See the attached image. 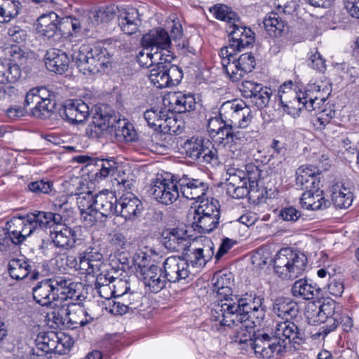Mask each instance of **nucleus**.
Instances as JSON below:
<instances>
[{
  "instance_id": "nucleus-58",
  "label": "nucleus",
  "mask_w": 359,
  "mask_h": 359,
  "mask_svg": "<svg viewBox=\"0 0 359 359\" xmlns=\"http://www.w3.org/2000/svg\"><path fill=\"white\" fill-rule=\"evenodd\" d=\"M194 213L220 216V205L217 200L212 198L200 204L194 210Z\"/></svg>"
},
{
  "instance_id": "nucleus-11",
  "label": "nucleus",
  "mask_w": 359,
  "mask_h": 359,
  "mask_svg": "<svg viewBox=\"0 0 359 359\" xmlns=\"http://www.w3.org/2000/svg\"><path fill=\"white\" fill-rule=\"evenodd\" d=\"M251 348L257 356L271 358L285 352L287 343L284 340H280L275 334L270 336L267 333L258 331L251 342Z\"/></svg>"
},
{
  "instance_id": "nucleus-40",
  "label": "nucleus",
  "mask_w": 359,
  "mask_h": 359,
  "mask_svg": "<svg viewBox=\"0 0 359 359\" xmlns=\"http://www.w3.org/2000/svg\"><path fill=\"white\" fill-rule=\"evenodd\" d=\"M300 204L303 208L317 210L327 208L330 202L325 198L319 190L316 192L314 189H309L302 194Z\"/></svg>"
},
{
  "instance_id": "nucleus-41",
  "label": "nucleus",
  "mask_w": 359,
  "mask_h": 359,
  "mask_svg": "<svg viewBox=\"0 0 359 359\" xmlns=\"http://www.w3.org/2000/svg\"><path fill=\"white\" fill-rule=\"evenodd\" d=\"M331 200L333 205L338 208H348L353 202V194L350 189L341 182H337L332 186Z\"/></svg>"
},
{
  "instance_id": "nucleus-12",
  "label": "nucleus",
  "mask_w": 359,
  "mask_h": 359,
  "mask_svg": "<svg viewBox=\"0 0 359 359\" xmlns=\"http://www.w3.org/2000/svg\"><path fill=\"white\" fill-rule=\"evenodd\" d=\"M102 313V308L97 303L91 304L86 309L80 304L73 302L67 320V324L73 328L84 327L97 320Z\"/></svg>"
},
{
  "instance_id": "nucleus-47",
  "label": "nucleus",
  "mask_w": 359,
  "mask_h": 359,
  "mask_svg": "<svg viewBox=\"0 0 359 359\" xmlns=\"http://www.w3.org/2000/svg\"><path fill=\"white\" fill-rule=\"evenodd\" d=\"M21 76L19 65L0 60V83H15Z\"/></svg>"
},
{
  "instance_id": "nucleus-36",
  "label": "nucleus",
  "mask_w": 359,
  "mask_h": 359,
  "mask_svg": "<svg viewBox=\"0 0 359 359\" xmlns=\"http://www.w3.org/2000/svg\"><path fill=\"white\" fill-rule=\"evenodd\" d=\"M118 21L121 29L128 35L136 33L142 25L140 15L134 8H129L122 12L118 16Z\"/></svg>"
},
{
  "instance_id": "nucleus-43",
  "label": "nucleus",
  "mask_w": 359,
  "mask_h": 359,
  "mask_svg": "<svg viewBox=\"0 0 359 359\" xmlns=\"http://www.w3.org/2000/svg\"><path fill=\"white\" fill-rule=\"evenodd\" d=\"M219 218L220 216L194 213L193 224L200 233H210L217 227Z\"/></svg>"
},
{
  "instance_id": "nucleus-22",
  "label": "nucleus",
  "mask_w": 359,
  "mask_h": 359,
  "mask_svg": "<svg viewBox=\"0 0 359 359\" xmlns=\"http://www.w3.org/2000/svg\"><path fill=\"white\" fill-rule=\"evenodd\" d=\"M144 119L150 128H159L166 133H175L176 129L171 123H176V120L168 116L165 110L161 108H151L144 113Z\"/></svg>"
},
{
  "instance_id": "nucleus-38",
  "label": "nucleus",
  "mask_w": 359,
  "mask_h": 359,
  "mask_svg": "<svg viewBox=\"0 0 359 359\" xmlns=\"http://www.w3.org/2000/svg\"><path fill=\"white\" fill-rule=\"evenodd\" d=\"M59 24L58 15L52 11L39 17L36 24V30L41 35L47 38H51L59 30Z\"/></svg>"
},
{
  "instance_id": "nucleus-32",
  "label": "nucleus",
  "mask_w": 359,
  "mask_h": 359,
  "mask_svg": "<svg viewBox=\"0 0 359 359\" xmlns=\"http://www.w3.org/2000/svg\"><path fill=\"white\" fill-rule=\"evenodd\" d=\"M69 63V58L65 51L56 48L47 50L45 65L48 70L62 74L67 69Z\"/></svg>"
},
{
  "instance_id": "nucleus-26",
  "label": "nucleus",
  "mask_w": 359,
  "mask_h": 359,
  "mask_svg": "<svg viewBox=\"0 0 359 359\" xmlns=\"http://www.w3.org/2000/svg\"><path fill=\"white\" fill-rule=\"evenodd\" d=\"M60 224L55 226L54 231L50 233V236L54 245L59 248L69 250L73 248L79 240L78 231L74 229L64 226L59 229Z\"/></svg>"
},
{
  "instance_id": "nucleus-4",
  "label": "nucleus",
  "mask_w": 359,
  "mask_h": 359,
  "mask_svg": "<svg viewBox=\"0 0 359 359\" xmlns=\"http://www.w3.org/2000/svg\"><path fill=\"white\" fill-rule=\"evenodd\" d=\"M109 55L105 48L94 46L89 49L86 46H74L71 54L72 62L86 75H93L101 72L109 62Z\"/></svg>"
},
{
  "instance_id": "nucleus-5",
  "label": "nucleus",
  "mask_w": 359,
  "mask_h": 359,
  "mask_svg": "<svg viewBox=\"0 0 359 359\" xmlns=\"http://www.w3.org/2000/svg\"><path fill=\"white\" fill-rule=\"evenodd\" d=\"M273 262L274 271L279 277L283 279H294L305 271L307 258L302 252L285 248L277 252Z\"/></svg>"
},
{
  "instance_id": "nucleus-52",
  "label": "nucleus",
  "mask_w": 359,
  "mask_h": 359,
  "mask_svg": "<svg viewBox=\"0 0 359 359\" xmlns=\"http://www.w3.org/2000/svg\"><path fill=\"white\" fill-rule=\"evenodd\" d=\"M245 170L249 185L248 186V195H250L258 191V181L262 178V171L253 163L245 165Z\"/></svg>"
},
{
  "instance_id": "nucleus-33",
  "label": "nucleus",
  "mask_w": 359,
  "mask_h": 359,
  "mask_svg": "<svg viewBox=\"0 0 359 359\" xmlns=\"http://www.w3.org/2000/svg\"><path fill=\"white\" fill-rule=\"evenodd\" d=\"M231 325L233 326L232 340L236 343L249 344L251 346V342L253 341V338L257 333L254 328L256 325L248 320H236L235 323H231L228 326L231 327Z\"/></svg>"
},
{
  "instance_id": "nucleus-1",
  "label": "nucleus",
  "mask_w": 359,
  "mask_h": 359,
  "mask_svg": "<svg viewBox=\"0 0 359 359\" xmlns=\"http://www.w3.org/2000/svg\"><path fill=\"white\" fill-rule=\"evenodd\" d=\"M264 298L255 292L229 297L223 304H215L212 317L222 325H230L236 320L251 321L259 325L266 316Z\"/></svg>"
},
{
  "instance_id": "nucleus-9",
  "label": "nucleus",
  "mask_w": 359,
  "mask_h": 359,
  "mask_svg": "<svg viewBox=\"0 0 359 359\" xmlns=\"http://www.w3.org/2000/svg\"><path fill=\"white\" fill-rule=\"evenodd\" d=\"M219 115L224 121L232 126H241L245 128L250 123L252 118L250 108L242 100L225 102L219 108Z\"/></svg>"
},
{
  "instance_id": "nucleus-46",
  "label": "nucleus",
  "mask_w": 359,
  "mask_h": 359,
  "mask_svg": "<svg viewBox=\"0 0 359 359\" xmlns=\"http://www.w3.org/2000/svg\"><path fill=\"white\" fill-rule=\"evenodd\" d=\"M91 161L94 165L97 168L95 174V178L97 180H102L109 175H113L118 169L117 163L113 159L97 158Z\"/></svg>"
},
{
  "instance_id": "nucleus-42",
  "label": "nucleus",
  "mask_w": 359,
  "mask_h": 359,
  "mask_svg": "<svg viewBox=\"0 0 359 359\" xmlns=\"http://www.w3.org/2000/svg\"><path fill=\"white\" fill-rule=\"evenodd\" d=\"M292 294L296 297H302L310 300L318 297L320 288L306 279H299L294 282L291 290Z\"/></svg>"
},
{
  "instance_id": "nucleus-17",
  "label": "nucleus",
  "mask_w": 359,
  "mask_h": 359,
  "mask_svg": "<svg viewBox=\"0 0 359 359\" xmlns=\"http://www.w3.org/2000/svg\"><path fill=\"white\" fill-rule=\"evenodd\" d=\"M163 273L167 281L177 283L187 278L191 273V270L189 264L184 257L170 256L163 262Z\"/></svg>"
},
{
  "instance_id": "nucleus-56",
  "label": "nucleus",
  "mask_w": 359,
  "mask_h": 359,
  "mask_svg": "<svg viewBox=\"0 0 359 359\" xmlns=\"http://www.w3.org/2000/svg\"><path fill=\"white\" fill-rule=\"evenodd\" d=\"M210 11L217 19L232 23V25L235 24L237 18L236 14L225 5H215L210 8Z\"/></svg>"
},
{
  "instance_id": "nucleus-31",
  "label": "nucleus",
  "mask_w": 359,
  "mask_h": 359,
  "mask_svg": "<svg viewBox=\"0 0 359 359\" xmlns=\"http://www.w3.org/2000/svg\"><path fill=\"white\" fill-rule=\"evenodd\" d=\"M142 46L145 48H150L151 50L156 49L168 50L171 45L170 36L163 29H156L150 31L143 36L142 39Z\"/></svg>"
},
{
  "instance_id": "nucleus-30",
  "label": "nucleus",
  "mask_w": 359,
  "mask_h": 359,
  "mask_svg": "<svg viewBox=\"0 0 359 359\" xmlns=\"http://www.w3.org/2000/svg\"><path fill=\"white\" fill-rule=\"evenodd\" d=\"M118 201L114 194L108 191L96 194L95 212L106 217L117 215Z\"/></svg>"
},
{
  "instance_id": "nucleus-34",
  "label": "nucleus",
  "mask_w": 359,
  "mask_h": 359,
  "mask_svg": "<svg viewBox=\"0 0 359 359\" xmlns=\"http://www.w3.org/2000/svg\"><path fill=\"white\" fill-rule=\"evenodd\" d=\"M187 264H191L193 269H201L205 266L206 263L210 260L214 255L213 244L208 245L203 248H196L190 250L189 248L182 253Z\"/></svg>"
},
{
  "instance_id": "nucleus-37",
  "label": "nucleus",
  "mask_w": 359,
  "mask_h": 359,
  "mask_svg": "<svg viewBox=\"0 0 359 359\" xmlns=\"http://www.w3.org/2000/svg\"><path fill=\"white\" fill-rule=\"evenodd\" d=\"M272 311L284 321L292 320L299 314V306L288 298H278L273 303Z\"/></svg>"
},
{
  "instance_id": "nucleus-15",
  "label": "nucleus",
  "mask_w": 359,
  "mask_h": 359,
  "mask_svg": "<svg viewBox=\"0 0 359 359\" xmlns=\"http://www.w3.org/2000/svg\"><path fill=\"white\" fill-rule=\"evenodd\" d=\"M226 194L233 198H243L249 194L246 170L229 168L226 170Z\"/></svg>"
},
{
  "instance_id": "nucleus-55",
  "label": "nucleus",
  "mask_w": 359,
  "mask_h": 359,
  "mask_svg": "<svg viewBox=\"0 0 359 359\" xmlns=\"http://www.w3.org/2000/svg\"><path fill=\"white\" fill-rule=\"evenodd\" d=\"M79 297L80 295L76 291V297L74 298L59 299L57 301L53 302L52 303L53 304V309L57 313H60V316L67 323L72 304H73L74 301L79 299Z\"/></svg>"
},
{
  "instance_id": "nucleus-18",
  "label": "nucleus",
  "mask_w": 359,
  "mask_h": 359,
  "mask_svg": "<svg viewBox=\"0 0 359 359\" xmlns=\"http://www.w3.org/2000/svg\"><path fill=\"white\" fill-rule=\"evenodd\" d=\"M161 242L171 252L185 253L191 246V240L186 232L177 228L164 229L161 233Z\"/></svg>"
},
{
  "instance_id": "nucleus-39",
  "label": "nucleus",
  "mask_w": 359,
  "mask_h": 359,
  "mask_svg": "<svg viewBox=\"0 0 359 359\" xmlns=\"http://www.w3.org/2000/svg\"><path fill=\"white\" fill-rule=\"evenodd\" d=\"M36 341L38 348L43 352L62 353L64 351L62 348L65 344L56 332L41 333L37 336Z\"/></svg>"
},
{
  "instance_id": "nucleus-25",
  "label": "nucleus",
  "mask_w": 359,
  "mask_h": 359,
  "mask_svg": "<svg viewBox=\"0 0 359 359\" xmlns=\"http://www.w3.org/2000/svg\"><path fill=\"white\" fill-rule=\"evenodd\" d=\"M79 268L88 274L95 273L100 270L103 255L97 246H89L79 255Z\"/></svg>"
},
{
  "instance_id": "nucleus-59",
  "label": "nucleus",
  "mask_w": 359,
  "mask_h": 359,
  "mask_svg": "<svg viewBox=\"0 0 359 359\" xmlns=\"http://www.w3.org/2000/svg\"><path fill=\"white\" fill-rule=\"evenodd\" d=\"M121 299L126 304V306L133 312L142 305V294L137 291L130 290L122 294Z\"/></svg>"
},
{
  "instance_id": "nucleus-35",
  "label": "nucleus",
  "mask_w": 359,
  "mask_h": 359,
  "mask_svg": "<svg viewBox=\"0 0 359 359\" xmlns=\"http://www.w3.org/2000/svg\"><path fill=\"white\" fill-rule=\"evenodd\" d=\"M316 168L313 166H300L296 172V184L305 191L314 189L318 192L319 180L316 175Z\"/></svg>"
},
{
  "instance_id": "nucleus-23",
  "label": "nucleus",
  "mask_w": 359,
  "mask_h": 359,
  "mask_svg": "<svg viewBox=\"0 0 359 359\" xmlns=\"http://www.w3.org/2000/svg\"><path fill=\"white\" fill-rule=\"evenodd\" d=\"M89 114V107L81 100H67L61 112L64 119L71 124L83 123Z\"/></svg>"
},
{
  "instance_id": "nucleus-24",
  "label": "nucleus",
  "mask_w": 359,
  "mask_h": 359,
  "mask_svg": "<svg viewBox=\"0 0 359 359\" xmlns=\"http://www.w3.org/2000/svg\"><path fill=\"white\" fill-rule=\"evenodd\" d=\"M229 30V43L227 48L229 50L236 52L241 51L243 48L249 46L254 42L253 32L249 28L245 27H239L238 25L233 24L230 25Z\"/></svg>"
},
{
  "instance_id": "nucleus-19",
  "label": "nucleus",
  "mask_w": 359,
  "mask_h": 359,
  "mask_svg": "<svg viewBox=\"0 0 359 359\" xmlns=\"http://www.w3.org/2000/svg\"><path fill=\"white\" fill-rule=\"evenodd\" d=\"M178 190L182 196L189 200H199L203 198L208 189L206 183L199 179H194L183 175L177 180Z\"/></svg>"
},
{
  "instance_id": "nucleus-8",
  "label": "nucleus",
  "mask_w": 359,
  "mask_h": 359,
  "mask_svg": "<svg viewBox=\"0 0 359 359\" xmlns=\"http://www.w3.org/2000/svg\"><path fill=\"white\" fill-rule=\"evenodd\" d=\"M330 95V88L327 84L320 82L309 83L304 90H299L296 93L294 100L302 104V108H305L309 111H312L320 108L328 95ZM302 109V107H299Z\"/></svg>"
},
{
  "instance_id": "nucleus-57",
  "label": "nucleus",
  "mask_w": 359,
  "mask_h": 359,
  "mask_svg": "<svg viewBox=\"0 0 359 359\" xmlns=\"http://www.w3.org/2000/svg\"><path fill=\"white\" fill-rule=\"evenodd\" d=\"M51 95L52 93L46 87L34 88L27 93L25 103L37 102L38 100L50 101Z\"/></svg>"
},
{
  "instance_id": "nucleus-27",
  "label": "nucleus",
  "mask_w": 359,
  "mask_h": 359,
  "mask_svg": "<svg viewBox=\"0 0 359 359\" xmlns=\"http://www.w3.org/2000/svg\"><path fill=\"white\" fill-rule=\"evenodd\" d=\"M320 307L323 316L326 317V325L323 326L319 331L312 334L311 337L314 339L320 337L324 338L331 331L334 330L339 325V318L340 317V313L335 311V302L334 301L324 302Z\"/></svg>"
},
{
  "instance_id": "nucleus-44",
  "label": "nucleus",
  "mask_w": 359,
  "mask_h": 359,
  "mask_svg": "<svg viewBox=\"0 0 359 359\" xmlns=\"http://www.w3.org/2000/svg\"><path fill=\"white\" fill-rule=\"evenodd\" d=\"M32 269L30 264L22 259H12L8 264L7 270L10 276L15 280L26 278Z\"/></svg>"
},
{
  "instance_id": "nucleus-14",
  "label": "nucleus",
  "mask_w": 359,
  "mask_h": 359,
  "mask_svg": "<svg viewBox=\"0 0 359 359\" xmlns=\"http://www.w3.org/2000/svg\"><path fill=\"white\" fill-rule=\"evenodd\" d=\"M147 257L143 254L142 261L137 262L136 268L137 273L140 278L144 281V285L148 287L151 292L157 293L162 290L166 285L167 280L162 276L161 269L154 264L147 266L142 263Z\"/></svg>"
},
{
  "instance_id": "nucleus-61",
  "label": "nucleus",
  "mask_w": 359,
  "mask_h": 359,
  "mask_svg": "<svg viewBox=\"0 0 359 359\" xmlns=\"http://www.w3.org/2000/svg\"><path fill=\"white\" fill-rule=\"evenodd\" d=\"M271 94L272 90L270 88L262 86V89H259L252 97V102L258 108H264L268 105Z\"/></svg>"
},
{
  "instance_id": "nucleus-20",
  "label": "nucleus",
  "mask_w": 359,
  "mask_h": 359,
  "mask_svg": "<svg viewBox=\"0 0 359 359\" xmlns=\"http://www.w3.org/2000/svg\"><path fill=\"white\" fill-rule=\"evenodd\" d=\"M117 216L126 221H133L140 216L144 210L142 202L132 192L123 194L118 201Z\"/></svg>"
},
{
  "instance_id": "nucleus-45",
  "label": "nucleus",
  "mask_w": 359,
  "mask_h": 359,
  "mask_svg": "<svg viewBox=\"0 0 359 359\" xmlns=\"http://www.w3.org/2000/svg\"><path fill=\"white\" fill-rule=\"evenodd\" d=\"M114 127L112 135L117 141L129 142L136 139V132L133 127L128 123L126 120L118 119Z\"/></svg>"
},
{
  "instance_id": "nucleus-6",
  "label": "nucleus",
  "mask_w": 359,
  "mask_h": 359,
  "mask_svg": "<svg viewBox=\"0 0 359 359\" xmlns=\"http://www.w3.org/2000/svg\"><path fill=\"white\" fill-rule=\"evenodd\" d=\"M219 55L223 69L233 82L241 80L245 74L252 71L256 65L251 53H243L236 58L235 52L229 50L227 48H222Z\"/></svg>"
},
{
  "instance_id": "nucleus-62",
  "label": "nucleus",
  "mask_w": 359,
  "mask_h": 359,
  "mask_svg": "<svg viewBox=\"0 0 359 359\" xmlns=\"http://www.w3.org/2000/svg\"><path fill=\"white\" fill-rule=\"evenodd\" d=\"M53 184L50 180H41L28 184L27 189L36 194H48L53 190Z\"/></svg>"
},
{
  "instance_id": "nucleus-3",
  "label": "nucleus",
  "mask_w": 359,
  "mask_h": 359,
  "mask_svg": "<svg viewBox=\"0 0 359 359\" xmlns=\"http://www.w3.org/2000/svg\"><path fill=\"white\" fill-rule=\"evenodd\" d=\"M76 286L77 283L66 276H56L45 278L33 287V298L42 306H49L59 299L76 297Z\"/></svg>"
},
{
  "instance_id": "nucleus-2",
  "label": "nucleus",
  "mask_w": 359,
  "mask_h": 359,
  "mask_svg": "<svg viewBox=\"0 0 359 359\" xmlns=\"http://www.w3.org/2000/svg\"><path fill=\"white\" fill-rule=\"evenodd\" d=\"M61 222L60 214L36 210L25 216L13 217L8 225L15 239V245H20L37 229H52Z\"/></svg>"
},
{
  "instance_id": "nucleus-51",
  "label": "nucleus",
  "mask_w": 359,
  "mask_h": 359,
  "mask_svg": "<svg viewBox=\"0 0 359 359\" xmlns=\"http://www.w3.org/2000/svg\"><path fill=\"white\" fill-rule=\"evenodd\" d=\"M77 196V204L82 214L91 215L95 212L96 194L90 191H79Z\"/></svg>"
},
{
  "instance_id": "nucleus-16",
  "label": "nucleus",
  "mask_w": 359,
  "mask_h": 359,
  "mask_svg": "<svg viewBox=\"0 0 359 359\" xmlns=\"http://www.w3.org/2000/svg\"><path fill=\"white\" fill-rule=\"evenodd\" d=\"M273 332L280 340H284L287 345L292 344L294 348H299L306 338L304 330L292 320L277 323Z\"/></svg>"
},
{
  "instance_id": "nucleus-21",
  "label": "nucleus",
  "mask_w": 359,
  "mask_h": 359,
  "mask_svg": "<svg viewBox=\"0 0 359 359\" xmlns=\"http://www.w3.org/2000/svg\"><path fill=\"white\" fill-rule=\"evenodd\" d=\"M116 121L115 117L109 114L97 113L87 127L86 134L92 139L99 138L107 133L112 135Z\"/></svg>"
},
{
  "instance_id": "nucleus-50",
  "label": "nucleus",
  "mask_w": 359,
  "mask_h": 359,
  "mask_svg": "<svg viewBox=\"0 0 359 359\" xmlns=\"http://www.w3.org/2000/svg\"><path fill=\"white\" fill-rule=\"evenodd\" d=\"M21 4L16 0H0V22H9L20 12Z\"/></svg>"
},
{
  "instance_id": "nucleus-13",
  "label": "nucleus",
  "mask_w": 359,
  "mask_h": 359,
  "mask_svg": "<svg viewBox=\"0 0 359 359\" xmlns=\"http://www.w3.org/2000/svg\"><path fill=\"white\" fill-rule=\"evenodd\" d=\"M151 194L158 203L164 205L172 204L180 196L177 180H166L158 177L152 181Z\"/></svg>"
},
{
  "instance_id": "nucleus-63",
  "label": "nucleus",
  "mask_w": 359,
  "mask_h": 359,
  "mask_svg": "<svg viewBox=\"0 0 359 359\" xmlns=\"http://www.w3.org/2000/svg\"><path fill=\"white\" fill-rule=\"evenodd\" d=\"M306 316L309 324L326 323V317L321 312L320 307L314 304L308 306Z\"/></svg>"
},
{
  "instance_id": "nucleus-54",
  "label": "nucleus",
  "mask_w": 359,
  "mask_h": 359,
  "mask_svg": "<svg viewBox=\"0 0 359 359\" xmlns=\"http://www.w3.org/2000/svg\"><path fill=\"white\" fill-rule=\"evenodd\" d=\"M115 16L114 12L111 8L99 9L97 11L93 13L89 16V23L91 25L87 28L88 31H90L92 27H96L101 24L107 23L112 20Z\"/></svg>"
},
{
  "instance_id": "nucleus-53",
  "label": "nucleus",
  "mask_w": 359,
  "mask_h": 359,
  "mask_svg": "<svg viewBox=\"0 0 359 359\" xmlns=\"http://www.w3.org/2000/svg\"><path fill=\"white\" fill-rule=\"evenodd\" d=\"M27 107L31 106L29 109L31 114L40 118H46L49 117L53 108L50 101L38 100L37 102L25 103Z\"/></svg>"
},
{
  "instance_id": "nucleus-29",
  "label": "nucleus",
  "mask_w": 359,
  "mask_h": 359,
  "mask_svg": "<svg viewBox=\"0 0 359 359\" xmlns=\"http://www.w3.org/2000/svg\"><path fill=\"white\" fill-rule=\"evenodd\" d=\"M212 290L220 297L217 304H223L229 297H236L232 294V275L231 273L219 271L215 273L212 279Z\"/></svg>"
},
{
  "instance_id": "nucleus-28",
  "label": "nucleus",
  "mask_w": 359,
  "mask_h": 359,
  "mask_svg": "<svg viewBox=\"0 0 359 359\" xmlns=\"http://www.w3.org/2000/svg\"><path fill=\"white\" fill-rule=\"evenodd\" d=\"M163 101L165 105L169 106V110L179 114L192 111L196 107V100L194 95L184 94L181 92L169 94Z\"/></svg>"
},
{
  "instance_id": "nucleus-60",
  "label": "nucleus",
  "mask_w": 359,
  "mask_h": 359,
  "mask_svg": "<svg viewBox=\"0 0 359 359\" xmlns=\"http://www.w3.org/2000/svg\"><path fill=\"white\" fill-rule=\"evenodd\" d=\"M62 186L67 194L76 196L83 189L82 187H84V184L79 177L73 176L69 177L68 179L65 180L62 183Z\"/></svg>"
},
{
  "instance_id": "nucleus-7",
  "label": "nucleus",
  "mask_w": 359,
  "mask_h": 359,
  "mask_svg": "<svg viewBox=\"0 0 359 359\" xmlns=\"http://www.w3.org/2000/svg\"><path fill=\"white\" fill-rule=\"evenodd\" d=\"M183 149L188 157L193 161L217 166L221 163L217 150L209 140L191 137L187 140Z\"/></svg>"
},
{
  "instance_id": "nucleus-48",
  "label": "nucleus",
  "mask_w": 359,
  "mask_h": 359,
  "mask_svg": "<svg viewBox=\"0 0 359 359\" xmlns=\"http://www.w3.org/2000/svg\"><path fill=\"white\" fill-rule=\"evenodd\" d=\"M115 180L119 187V190H131L135 187L136 176L129 167H122L117 169Z\"/></svg>"
},
{
  "instance_id": "nucleus-49",
  "label": "nucleus",
  "mask_w": 359,
  "mask_h": 359,
  "mask_svg": "<svg viewBox=\"0 0 359 359\" xmlns=\"http://www.w3.org/2000/svg\"><path fill=\"white\" fill-rule=\"evenodd\" d=\"M267 33L273 37H278L284 32L285 24L276 13H270L263 21Z\"/></svg>"
},
{
  "instance_id": "nucleus-10",
  "label": "nucleus",
  "mask_w": 359,
  "mask_h": 359,
  "mask_svg": "<svg viewBox=\"0 0 359 359\" xmlns=\"http://www.w3.org/2000/svg\"><path fill=\"white\" fill-rule=\"evenodd\" d=\"M182 69L170 62H159L150 69L149 79L158 88L177 85L182 80Z\"/></svg>"
},
{
  "instance_id": "nucleus-64",
  "label": "nucleus",
  "mask_w": 359,
  "mask_h": 359,
  "mask_svg": "<svg viewBox=\"0 0 359 359\" xmlns=\"http://www.w3.org/2000/svg\"><path fill=\"white\" fill-rule=\"evenodd\" d=\"M149 48H145L144 50H141L137 55V60L140 65L142 67H152L154 65H153V59L154 57H158L161 59V55H158V52L155 51L154 53L151 52L153 50H149Z\"/></svg>"
}]
</instances>
